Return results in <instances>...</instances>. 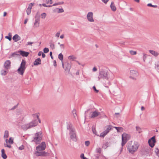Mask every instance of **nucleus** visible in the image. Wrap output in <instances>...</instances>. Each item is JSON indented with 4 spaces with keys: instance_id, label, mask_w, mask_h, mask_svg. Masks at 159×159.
Instances as JSON below:
<instances>
[{
    "instance_id": "nucleus-1",
    "label": "nucleus",
    "mask_w": 159,
    "mask_h": 159,
    "mask_svg": "<svg viewBox=\"0 0 159 159\" xmlns=\"http://www.w3.org/2000/svg\"><path fill=\"white\" fill-rule=\"evenodd\" d=\"M109 78V76L107 71L103 69H102L99 71L98 76V80H99L100 79H102L107 80L108 82L107 84L108 85L106 84L105 85V87L106 88H108V86L111 85V83L108 80Z\"/></svg>"
},
{
    "instance_id": "nucleus-2",
    "label": "nucleus",
    "mask_w": 159,
    "mask_h": 159,
    "mask_svg": "<svg viewBox=\"0 0 159 159\" xmlns=\"http://www.w3.org/2000/svg\"><path fill=\"white\" fill-rule=\"evenodd\" d=\"M139 144L137 142H129L127 144V149L129 153L133 154L137 150Z\"/></svg>"
},
{
    "instance_id": "nucleus-3",
    "label": "nucleus",
    "mask_w": 159,
    "mask_h": 159,
    "mask_svg": "<svg viewBox=\"0 0 159 159\" xmlns=\"http://www.w3.org/2000/svg\"><path fill=\"white\" fill-rule=\"evenodd\" d=\"M42 132L41 131L37 132L35 133L34 136L32 141L35 142L36 144H39L42 138Z\"/></svg>"
},
{
    "instance_id": "nucleus-4",
    "label": "nucleus",
    "mask_w": 159,
    "mask_h": 159,
    "mask_svg": "<svg viewBox=\"0 0 159 159\" xmlns=\"http://www.w3.org/2000/svg\"><path fill=\"white\" fill-rule=\"evenodd\" d=\"M38 121L36 119H35L30 123L24 125L23 126V128L27 130L29 129L36 126L38 125Z\"/></svg>"
},
{
    "instance_id": "nucleus-5",
    "label": "nucleus",
    "mask_w": 159,
    "mask_h": 159,
    "mask_svg": "<svg viewBox=\"0 0 159 159\" xmlns=\"http://www.w3.org/2000/svg\"><path fill=\"white\" fill-rule=\"evenodd\" d=\"M130 136L128 134L124 133L122 135L121 145L123 147L130 139Z\"/></svg>"
},
{
    "instance_id": "nucleus-6",
    "label": "nucleus",
    "mask_w": 159,
    "mask_h": 159,
    "mask_svg": "<svg viewBox=\"0 0 159 159\" xmlns=\"http://www.w3.org/2000/svg\"><path fill=\"white\" fill-rule=\"evenodd\" d=\"M138 75V72L137 71L131 70L130 71L129 78L134 80H136V77Z\"/></svg>"
},
{
    "instance_id": "nucleus-7",
    "label": "nucleus",
    "mask_w": 159,
    "mask_h": 159,
    "mask_svg": "<svg viewBox=\"0 0 159 159\" xmlns=\"http://www.w3.org/2000/svg\"><path fill=\"white\" fill-rule=\"evenodd\" d=\"M46 147V145L45 142H43L36 148V149L37 151H41L44 150Z\"/></svg>"
},
{
    "instance_id": "nucleus-8",
    "label": "nucleus",
    "mask_w": 159,
    "mask_h": 159,
    "mask_svg": "<svg viewBox=\"0 0 159 159\" xmlns=\"http://www.w3.org/2000/svg\"><path fill=\"white\" fill-rule=\"evenodd\" d=\"M64 65H65L66 67L65 70L66 73L69 74L71 66V62L69 63L68 61H66L64 63Z\"/></svg>"
},
{
    "instance_id": "nucleus-9",
    "label": "nucleus",
    "mask_w": 159,
    "mask_h": 159,
    "mask_svg": "<svg viewBox=\"0 0 159 159\" xmlns=\"http://www.w3.org/2000/svg\"><path fill=\"white\" fill-rule=\"evenodd\" d=\"M156 142L155 137V136H153L148 140L149 145L152 148H153Z\"/></svg>"
},
{
    "instance_id": "nucleus-10",
    "label": "nucleus",
    "mask_w": 159,
    "mask_h": 159,
    "mask_svg": "<svg viewBox=\"0 0 159 159\" xmlns=\"http://www.w3.org/2000/svg\"><path fill=\"white\" fill-rule=\"evenodd\" d=\"M35 154L36 156H46L48 155V152L45 151H37L35 152Z\"/></svg>"
},
{
    "instance_id": "nucleus-11",
    "label": "nucleus",
    "mask_w": 159,
    "mask_h": 159,
    "mask_svg": "<svg viewBox=\"0 0 159 159\" xmlns=\"http://www.w3.org/2000/svg\"><path fill=\"white\" fill-rule=\"evenodd\" d=\"M11 62L9 60H7L5 61L4 65V67L6 70H8L11 68Z\"/></svg>"
},
{
    "instance_id": "nucleus-12",
    "label": "nucleus",
    "mask_w": 159,
    "mask_h": 159,
    "mask_svg": "<svg viewBox=\"0 0 159 159\" xmlns=\"http://www.w3.org/2000/svg\"><path fill=\"white\" fill-rule=\"evenodd\" d=\"M70 134L71 139L74 141H76L77 139L76 138V135L75 129L70 132Z\"/></svg>"
},
{
    "instance_id": "nucleus-13",
    "label": "nucleus",
    "mask_w": 159,
    "mask_h": 159,
    "mask_svg": "<svg viewBox=\"0 0 159 159\" xmlns=\"http://www.w3.org/2000/svg\"><path fill=\"white\" fill-rule=\"evenodd\" d=\"M38 13L35 16V20L34 24V27H37L39 26L40 16H37Z\"/></svg>"
},
{
    "instance_id": "nucleus-14",
    "label": "nucleus",
    "mask_w": 159,
    "mask_h": 159,
    "mask_svg": "<svg viewBox=\"0 0 159 159\" xmlns=\"http://www.w3.org/2000/svg\"><path fill=\"white\" fill-rule=\"evenodd\" d=\"M93 13L92 12H89L87 15V18L89 21L91 22H93L94 21L93 19Z\"/></svg>"
},
{
    "instance_id": "nucleus-15",
    "label": "nucleus",
    "mask_w": 159,
    "mask_h": 159,
    "mask_svg": "<svg viewBox=\"0 0 159 159\" xmlns=\"http://www.w3.org/2000/svg\"><path fill=\"white\" fill-rule=\"evenodd\" d=\"M100 115V112L98 111V110H96L92 113L91 115L90 116V117L91 118H94Z\"/></svg>"
},
{
    "instance_id": "nucleus-16",
    "label": "nucleus",
    "mask_w": 159,
    "mask_h": 159,
    "mask_svg": "<svg viewBox=\"0 0 159 159\" xmlns=\"http://www.w3.org/2000/svg\"><path fill=\"white\" fill-rule=\"evenodd\" d=\"M18 53H19L23 57H27L29 53V52H26L22 50L18 51Z\"/></svg>"
},
{
    "instance_id": "nucleus-17",
    "label": "nucleus",
    "mask_w": 159,
    "mask_h": 159,
    "mask_svg": "<svg viewBox=\"0 0 159 159\" xmlns=\"http://www.w3.org/2000/svg\"><path fill=\"white\" fill-rule=\"evenodd\" d=\"M12 39L15 42H17L20 40V37L17 34H16L12 37Z\"/></svg>"
},
{
    "instance_id": "nucleus-18",
    "label": "nucleus",
    "mask_w": 159,
    "mask_h": 159,
    "mask_svg": "<svg viewBox=\"0 0 159 159\" xmlns=\"http://www.w3.org/2000/svg\"><path fill=\"white\" fill-rule=\"evenodd\" d=\"M26 64V61L25 60H22L21 63L20 65V68H22L25 70L26 67L25 66Z\"/></svg>"
},
{
    "instance_id": "nucleus-19",
    "label": "nucleus",
    "mask_w": 159,
    "mask_h": 159,
    "mask_svg": "<svg viewBox=\"0 0 159 159\" xmlns=\"http://www.w3.org/2000/svg\"><path fill=\"white\" fill-rule=\"evenodd\" d=\"M34 66H38L41 64V60L40 58H38L36 59L33 63Z\"/></svg>"
},
{
    "instance_id": "nucleus-20",
    "label": "nucleus",
    "mask_w": 159,
    "mask_h": 159,
    "mask_svg": "<svg viewBox=\"0 0 159 159\" xmlns=\"http://www.w3.org/2000/svg\"><path fill=\"white\" fill-rule=\"evenodd\" d=\"M58 58L61 61L62 65L63 68H64V63L63 62V56L61 53H60L58 55Z\"/></svg>"
},
{
    "instance_id": "nucleus-21",
    "label": "nucleus",
    "mask_w": 159,
    "mask_h": 159,
    "mask_svg": "<svg viewBox=\"0 0 159 159\" xmlns=\"http://www.w3.org/2000/svg\"><path fill=\"white\" fill-rule=\"evenodd\" d=\"M149 52L155 57H157L159 55V53L155 51L150 50H149Z\"/></svg>"
},
{
    "instance_id": "nucleus-22",
    "label": "nucleus",
    "mask_w": 159,
    "mask_h": 159,
    "mask_svg": "<svg viewBox=\"0 0 159 159\" xmlns=\"http://www.w3.org/2000/svg\"><path fill=\"white\" fill-rule=\"evenodd\" d=\"M25 69H24L22 68H20V67H19V68L17 70V72L19 74L21 75H23V74L25 71Z\"/></svg>"
},
{
    "instance_id": "nucleus-23",
    "label": "nucleus",
    "mask_w": 159,
    "mask_h": 159,
    "mask_svg": "<svg viewBox=\"0 0 159 159\" xmlns=\"http://www.w3.org/2000/svg\"><path fill=\"white\" fill-rule=\"evenodd\" d=\"M54 11L55 12H57L58 13H62L64 12V10L62 8H56L54 10Z\"/></svg>"
},
{
    "instance_id": "nucleus-24",
    "label": "nucleus",
    "mask_w": 159,
    "mask_h": 159,
    "mask_svg": "<svg viewBox=\"0 0 159 159\" xmlns=\"http://www.w3.org/2000/svg\"><path fill=\"white\" fill-rule=\"evenodd\" d=\"M72 124H67V129L68 130L69 129L70 130V132L71 130L72 131L74 129L72 128Z\"/></svg>"
},
{
    "instance_id": "nucleus-25",
    "label": "nucleus",
    "mask_w": 159,
    "mask_h": 159,
    "mask_svg": "<svg viewBox=\"0 0 159 159\" xmlns=\"http://www.w3.org/2000/svg\"><path fill=\"white\" fill-rule=\"evenodd\" d=\"M111 9L113 11H115L116 9V7H115L114 4L113 2H112L110 5Z\"/></svg>"
},
{
    "instance_id": "nucleus-26",
    "label": "nucleus",
    "mask_w": 159,
    "mask_h": 159,
    "mask_svg": "<svg viewBox=\"0 0 159 159\" xmlns=\"http://www.w3.org/2000/svg\"><path fill=\"white\" fill-rule=\"evenodd\" d=\"M107 126V127L106 128V129L105 130V131L106 133L107 132V134L110 130L112 129L113 127H112V126L111 125H109Z\"/></svg>"
},
{
    "instance_id": "nucleus-27",
    "label": "nucleus",
    "mask_w": 159,
    "mask_h": 159,
    "mask_svg": "<svg viewBox=\"0 0 159 159\" xmlns=\"http://www.w3.org/2000/svg\"><path fill=\"white\" fill-rule=\"evenodd\" d=\"M19 55V54H18V52H15L13 53H12L11 54L10 56L9 57V58H10L11 57H15L16 56H18Z\"/></svg>"
},
{
    "instance_id": "nucleus-28",
    "label": "nucleus",
    "mask_w": 159,
    "mask_h": 159,
    "mask_svg": "<svg viewBox=\"0 0 159 159\" xmlns=\"http://www.w3.org/2000/svg\"><path fill=\"white\" fill-rule=\"evenodd\" d=\"M11 33H8V36H5V38L7 39L10 41L11 40Z\"/></svg>"
},
{
    "instance_id": "nucleus-29",
    "label": "nucleus",
    "mask_w": 159,
    "mask_h": 159,
    "mask_svg": "<svg viewBox=\"0 0 159 159\" xmlns=\"http://www.w3.org/2000/svg\"><path fill=\"white\" fill-rule=\"evenodd\" d=\"M8 136H9L8 131L7 130H6L5 131L4 137L5 138H7L8 137Z\"/></svg>"
},
{
    "instance_id": "nucleus-30",
    "label": "nucleus",
    "mask_w": 159,
    "mask_h": 159,
    "mask_svg": "<svg viewBox=\"0 0 159 159\" xmlns=\"http://www.w3.org/2000/svg\"><path fill=\"white\" fill-rule=\"evenodd\" d=\"M113 128H115L118 132H120V131H122L123 129V128L121 127H114Z\"/></svg>"
},
{
    "instance_id": "nucleus-31",
    "label": "nucleus",
    "mask_w": 159,
    "mask_h": 159,
    "mask_svg": "<svg viewBox=\"0 0 159 159\" xmlns=\"http://www.w3.org/2000/svg\"><path fill=\"white\" fill-rule=\"evenodd\" d=\"M49 44L50 47L52 49H54L55 48V46L54 44L52 41H50L49 42Z\"/></svg>"
},
{
    "instance_id": "nucleus-32",
    "label": "nucleus",
    "mask_w": 159,
    "mask_h": 159,
    "mask_svg": "<svg viewBox=\"0 0 159 159\" xmlns=\"http://www.w3.org/2000/svg\"><path fill=\"white\" fill-rule=\"evenodd\" d=\"M107 134V132L106 133L105 131L101 133L100 134V136L102 137H104Z\"/></svg>"
},
{
    "instance_id": "nucleus-33",
    "label": "nucleus",
    "mask_w": 159,
    "mask_h": 159,
    "mask_svg": "<svg viewBox=\"0 0 159 159\" xmlns=\"http://www.w3.org/2000/svg\"><path fill=\"white\" fill-rule=\"evenodd\" d=\"M7 72L6 70H2L1 72V74L2 75H5Z\"/></svg>"
},
{
    "instance_id": "nucleus-34",
    "label": "nucleus",
    "mask_w": 159,
    "mask_h": 159,
    "mask_svg": "<svg viewBox=\"0 0 159 159\" xmlns=\"http://www.w3.org/2000/svg\"><path fill=\"white\" fill-rule=\"evenodd\" d=\"M72 113L74 117L75 118V116H77L76 110L75 109H74L72 111Z\"/></svg>"
},
{
    "instance_id": "nucleus-35",
    "label": "nucleus",
    "mask_w": 159,
    "mask_h": 159,
    "mask_svg": "<svg viewBox=\"0 0 159 159\" xmlns=\"http://www.w3.org/2000/svg\"><path fill=\"white\" fill-rule=\"evenodd\" d=\"M136 130L138 131L139 133H140L141 132H142V131L141 130V128H140V127L139 126H136Z\"/></svg>"
},
{
    "instance_id": "nucleus-36",
    "label": "nucleus",
    "mask_w": 159,
    "mask_h": 159,
    "mask_svg": "<svg viewBox=\"0 0 159 159\" xmlns=\"http://www.w3.org/2000/svg\"><path fill=\"white\" fill-rule=\"evenodd\" d=\"M129 52L130 53L131 55H135L137 54V52L135 51H134L133 50H130Z\"/></svg>"
},
{
    "instance_id": "nucleus-37",
    "label": "nucleus",
    "mask_w": 159,
    "mask_h": 159,
    "mask_svg": "<svg viewBox=\"0 0 159 159\" xmlns=\"http://www.w3.org/2000/svg\"><path fill=\"white\" fill-rule=\"evenodd\" d=\"M147 6L148 7H152L154 8H156L157 7V5H152L151 3H149L147 4Z\"/></svg>"
},
{
    "instance_id": "nucleus-38",
    "label": "nucleus",
    "mask_w": 159,
    "mask_h": 159,
    "mask_svg": "<svg viewBox=\"0 0 159 159\" xmlns=\"http://www.w3.org/2000/svg\"><path fill=\"white\" fill-rule=\"evenodd\" d=\"M109 146V143L106 142L103 145L102 147L104 149H106Z\"/></svg>"
},
{
    "instance_id": "nucleus-39",
    "label": "nucleus",
    "mask_w": 159,
    "mask_h": 159,
    "mask_svg": "<svg viewBox=\"0 0 159 159\" xmlns=\"http://www.w3.org/2000/svg\"><path fill=\"white\" fill-rule=\"evenodd\" d=\"M68 58L69 59H72V60H74L75 59H76V57L74 56L73 55L72 56H70L68 57Z\"/></svg>"
},
{
    "instance_id": "nucleus-40",
    "label": "nucleus",
    "mask_w": 159,
    "mask_h": 159,
    "mask_svg": "<svg viewBox=\"0 0 159 159\" xmlns=\"http://www.w3.org/2000/svg\"><path fill=\"white\" fill-rule=\"evenodd\" d=\"M92 130L93 131V132L94 134H95V135H97L96 134V130L95 128L93 126L92 127Z\"/></svg>"
},
{
    "instance_id": "nucleus-41",
    "label": "nucleus",
    "mask_w": 159,
    "mask_h": 159,
    "mask_svg": "<svg viewBox=\"0 0 159 159\" xmlns=\"http://www.w3.org/2000/svg\"><path fill=\"white\" fill-rule=\"evenodd\" d=\"M33 115H34V117H36L38 119L39 122V123H41V120H40V119L39 118V116L38 115L35 114H33Z\"/></svg>"
},
{
    "instance_id": "nucleus-42",
    "label": "nucleus",
    "mask_w": 159,
    "mask_h": 159,
    "mask_svg": "<svg viewBox=\"0 0 159 159\" xmlns=\"http://www.w3.org/2000/svg\"><path fill=\"white\" fill-rule=\"evenodd\" d=\"M43 52L45 53H48L49 51V49L47 48H45L43 49Z\"/></svg>"
},
{
    "instance_id": "nucleus-43",
    "label": "nucleus",
    "mask_w": 159,
    "mask_h": 159,
    "mask_svg": "<svg viewBox=\"0 0 159 159\" xmlns=\"http://www.w3.org/2000/svg\"><path fill=\"white\" fill-rule=\"evenodd\" d=\"M46 14L45 13H43L41 14V18L42 19H44L46 17Z\"/></svg>"
},
{
    "instance_id": "nucleus-44",
    "label": "nucleus",
    "mask_w": 159,
    "mask_h": 159,
    "mask_svg": "<svg viewBox=\"0 0 159 159\" xmlns=\"http://www.w3.org/2000/svg\"><path fill=\"white\" fill-rule=\"evenodd\" d=\"M13 139L11 137H10L9 139L8 142L10 144H12L13 143Z\"/></svg>"
},
{
    "instance_id": "nucleus-45",
    "label": "nucleus",
    "mask_w": 159,
    "mask_h": 159,
    "mask_svg": "<svg viewBox=\"0 0 159 159\" xmlns=\"http://www.w3.org/2000/svg\"><path fill=\"white\" fill-rule=\"evenodd\" d=\"M2 157L3 159H6L7 157V156L5 153L2 154Z\"/></svg>"
},
{
    "instance_id": "nucleus-46",
    "label": "nucleus",
    "mask_w": 159,
    "mask_h": 159,
    "mask_svg": "<svg viewBox=\"0 0 159 159\" xmlns=\"http://www.w3.org/2000/svg\"><path fill=\"white\" fill-rule=\"evenodd\" d=\"M96 151L97 153L100 154L101 153V149L100 148H98L96 149Z\"/></svg>"
},
{
    "instance_id": "nucleus-47",
    "label": "nucleus",
    "mask_w": 159,
    "mask_h": 159,
    "mask_svg": "<svg viewBox=\"0 0 159 159\" xmlns=\"http://www.w3.org/2000/svg\"><path fill=\"white\" fill-rule=\"evenodd\" d=\"M89 111H90V113H91V109H88L86 111H85V117L86 116H87V113L89 112Z\"/></svg>"
},
{
    "instance_id": "nucleus-48",
    "label": "nucleus",
    "mask_w": 159,
    "mask_h": 159,
    "mask_svg": "<svg viewBox=\"0 0 159 159\" xmlns=\"http://www.w3.org/2000/svg\"><path fill=\"white\" fill-rule=\"evenodd\" d=\"M34 4V3H30L29 6V7H28V8H27L28 9H31H31L32 8V6Z\"/></svg>"
},
{
    "instance_id": "nucleus-49",
    "label": "nucleus",
    "mask_w": 159,
    "mask_h": 159,
    "mask_svg": "<svg viewBox=\"0 0 159 159\" xmlns=\"http://www.w3.org/2000/svg\"><path fill=\"white\" fill-rule=\"evenodd\" d=\"M31 9H27L26 10V13L28 15H29L30 14L31 12Z\"/></svg>"
},
{
    "instance_id": "nucleus-50",
    "label": "nucleus",
    "mask_w": 159,
    "mask_h": 159,
    "mask_svg": "<svg viewBox=\"0 0 159 159\" xmlns=\"http://www.w3.org/2000/svg\"><path fill=\"white\" fill-rule=\"evenodd\" d=\"M46 2L47 4L49 3L52 4V0H46Z\"/></svg>"
},
{
    "instance_id": "nucleus-51",
    "label": "nucleus",
    "mask_w": 159,
    "mask_h": 159,
    "mask_svg": "<svg viewBox=\"0 0 159 159\" xmlns=\"http://www.w3.org/2000/svg\"><path fill=\"white\" fill-rule=\"evenodd\" d=\"M143 60L144 62H145V60L146 58L147 55L145 53H143Z\"/></svg>"
},
{
    "instance_id": "nucleus-52",
    "label": "nucleus",
    "mask_w": 159,
    "mask_h": 159,
    "mask_svg": "<svg viewBox=\"0 0 159 159\" xmlns=\"http://www.w3.org/2000/svg\"><path fill=\"white\" fill-rule=\"evenodd\" d=\"M155 152L157 155L158 156L159 154V150L158 148H156V149Z\"/></svg>"
},
{
    "instance_id": "nucleus-53",
    "label": "nucleus",
    "mask_w": 159,
    "mask_h": 159,
    "mask_svg": "<svg viewBox=\"0 0 159 159\" xmlns=\"http://www.w3.org/2000/svg\"><path fill=\"white\" fill-rule=\"evenodd\" d=\"M80 157L82 159H87V158L84 157V155L83 153H82L80 155Z\"/></svg>"
},
{
    "instance_id": "nucleus-54",
    "label": "nucleus",
    "mask_w": 159,
    "mask_h": 159,
    "mask_svg": "<svg viewBox=\"0 0 159 159\" xmlns=\"http://www.w3.org/2000/svg\"><path fill=\"white\" fill-rule=\"evenodd\" d=\"M90 144V142L89 141H86L85 142V145L87 146H88Z\"/></svg>"
},
{
    "instance_id": "nucleus-55",
    "label": "nucleus",
    "mask_w": 159,
    "mask_h": 159,
    "mask_svg": "<svg viewBox=\"0 0 159 159\" xmlns=\"http://www.w3.org/2000/svg\"><path fill=\"white\" fill-rule=\"evenodd\" d=\"M93 89L96 92V93H98V90L96 89V87L95 86L93 87Z\"/></svg>"
},
{
    "instance_id": "nucleus-56",
    "label": "nucleus",
    "mask_w": 159,
    "mask_h": 159,
    "mask_svg": "<svg viewBox=\"0 0 159 159\" xmlns=\"http://www.w3.org/2000/svg\"><path fill=\"white\" fill-rule=\"evenodd\" d=\"M155 65V67H156L157 68L159 69V61L157 62V64H156Z\"/></svg>"
},
{
    "instance_id": "nucleus-57",
    "label": "nucleus",
    "mask_w": 159,
    "mask_h": 159,
    "mask_svg": "<svg viewBox=\"0 0 159 159\" xmlns=\"http://www.w3.org/2000/svg\"><path fill=\"white\" fill-rule=\"evenodd\" d=\"M24 149V146L23 145H22L19 148V149L20 150H22Z\"/></svg>"
},
{
    "instance_id": "nucleus-58",
    "label": "nucleus",
    "mask_w": 159,
    "mask_h": 159,
    "mask_svg": "<svg viewBox=\"0 0 159 159\" xmlns=\"http://www.w3.org/2000/svg\"><path fill=\"white\" fill-rule=\"evenodd\" d=\"M17 105H16L15 106H14L12 108H11V110H14V109H16L17 107Z\"/></svg>"
},
{
    "instance_id": "nucleus-59",
    "label": "nucleus",
    "mask_w": 159,
    "mask_h": 159,
    "mask_svg": "<svg viewBox=\"0 0 159 159\" xmlns=\"http://www.w3.org/2000/svg\"><path fill=\"white\" fill-rule=\"evenodd\" d=\"M49 55L51 57V59H53V57L52 56V52H50Z\"/></svg>"
},
{
    "instance_id": "nucleus-60",
    "label": "nucleus",
    "mask_w": 159,
    "mask_h": 159,
    "mask_svg": "<svg viewBox=\"0 0 159 159\" xmlns=\"http://www.w3.org/2000/svg\"><path fill=\"white\" fill-rule=\"evenodd\" d=\"M60 32H57L56 34V37H58L60 34Z\"/></svg>"
},
{
    "instance_id": "nucleus-61",
    "label": "nucleus",
    "mask_w": 159,
    "mask_h": 159,
    "mask_svg": "<svg viewBox=\"0 0 159 159\" xmlns=\"http://www.w3.org/2000/svg\"><path fill=\"white\" fill-rule=\"evenodd\" d=\"M97 68L96 67H94L93 69V72H95L97 71Z\"/></svg>"
},
{
    "instance_id": "nucleus-62",
    "label": "nucleus",
    "mask_w": 159,
    "mask_h": 159,
    "mask_svg": "<svg viewBox=\"0 0 159 159\" xmlns=\"http://www.w3.org/2000/svg\"><path fill=\"white\" fill-rule=\"evenodd\" d=\"M34 43L33 42H27V45H31L32 44Z\"/></svg>"
},
{
    "instance_id": "nucleus-63",
    "label": "nucleus",
    "mask_w": 159,
    "mask_h": 159,
    "mask_svg": "<svg viewBox=\"0 0 159 159\" xmlns=\"http://www.w3.org/2000/svg\"><path fill=\"white\" fill-rule=\"evenodd\" d=\"M102 1L105 4H106L109 0H102Z\"/></svg>"
},
{
    "instance_id": "nucleus-64",
    "label": "nucleus",
    "mask_w": 159,
    "mask_h": 159,
    "mask_svg": "<svg viewBox=\"0 0 159 159\" xmlns=\"http://www.w3.org/2000/svg\"><path fill=\"white\" fill-rule=\"evenodd\" d=\"M43 52H42V51H40V52H39L38 53V55L39 56H41V55H42V53H43Z\"/></svg>"
}]
</instances>
